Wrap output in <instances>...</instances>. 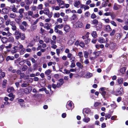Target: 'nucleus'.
I'll use <instances>...</instances> for the list:
<instances>
[{
  "label": "nucleus",
  "mask_w": 128,
  "mask_h": 128,
  "mask_svg": "<svg viewBox=\"0 0 128 128\" xmlns=\"http://www.w3.org/2000/svg\"><path fill=\"white\" fill-rule=\"evenodd\" d=\"M64 27L63 24H60L55 26L54 28V30H58V29H60Z\"/></svg>",
  "instance_id": "6e6552de"
},
{
  "label": "nucleus",
  "mask_w": 128,
  "mask_h": 128,
  "mask_svg": "<svg viewBox=\"0 0 128 128\" xmlns=\"http://www.w3.org/2000/svg\"><path fill=\"white\" fill-rule=\"evenodd\" d=\"M90 112V110L89 109H86L85 111L84 112L87 114L89 113Z\"/></svg>",
  "instance_id": "774afa93"
},
{
  "label": "nucleus",
  "mask_w": 128,
  "mask_h": 128,
  "mask_svg": "<svg viewBox=\"0 0 128 128\" xmlns=\"http://www.w3.org/2000/svg\"><path fill=\"white\" fill-rule=\"evenodd\" d=\"M43 5L42 4H39L38 7L37 8L39 10H42V8Z\"/></svg>",
  "instance_id": "13d9d810"
},
{
  "label": "nucleus",
  "mask_w": 128,
  "mask_h": 128,
  "mask_svg": "<svg viewBox=\"0 0 128 128\" xmlns=\"http://www.w3.org/2000/svg\"><path fill=\"white\" fill-rule=\"evenodd\" d=\"M50 25L48 23H46L44 24V28H46L47 30L50 29Z\"/></svg>",
  "instance_id": "5701e85b"
},
{
  "label": "nucleus",
  "mask_w": 128,
  "mask_h": 128,
  "mask_svg": "<svg viewBox=\"0 0 128 128\" xmlns=\"http://www.w3.org/2000/svg\"><path fill=\"white\" fill-rule=\"evenodd\" d=\"M64 29L66 32H68L70 31V27L69 25L66 24L64 27Z\"/></svg>",
  "instance_id": "20e7f679"
},
{
  "label": "nucleus",
  "mask_w": 128,
  "mask_h": 128,
  "mask_svg": "<svg viewBox=\"0 0 128 128\" xmlns=\"http://www.w3.org/2000/svg\"><path fill=\"white\" fill-rule=\"evenodd\" d=\"M56 21L57 22L61 24L62 22V20L61 18H59L57 19Z\"/></svg>",
  "instance_id": "c9c22d12"
},
{
  "label": "nucleus",
  "mask_w": 128,
  "mask_h": 128,
  "mask_svg": "<svg viewBox=\"0 0 128 128\" xmlns=\"http://www.w3.org/2000/svg\"><path fill=\"white\" fill-rule=\"evenodd\" d=\"M25 34H22L21 35V36H20V38H21L22 40H24L25 38Z\"/></svg>",
  "instance_id": "0e129e2a"
},
{
  "label": "nucleus",
  "mask_w": 128,
  "mask_h": 128,
  "mask_svg": "<svg viewBox=\"0 0 128 128\" xmlns=\"http://www.w3.org/2000/svg\"><path fill=\"white\" fill-rule=\"evenodd\" d=\"M110 23L112 25L116 27L117 26V25L116 23L114 21H112L110 22Z\"/></svg>",
  "instance_id": "3c124183"
},
{
  "label": "nucleus",
  "mask_w": 128,
  "mask_h": 128,
  "mask_svg": "<svg viewBox=\"0 0 128 128\" xmlns=\"http://www.w3.org/2000/svg\"><path fill=\"white\" fill-rule=\"evenodd\" d=\"M1 40L3 44L6 43L8 41V38L5 37H3L1 38Z\"/></svg>",
  "instance_id": "4468645a"
},
{
  "label": "nucleus",
  "mask_w": 128,
  "mask_h": 128,
  "mask_svg": "<svg viewBox=\"0 0 128 128\" xmlns=\"http://www.w3.org/2000/svg\"><path fill=\"white\" fill-rule=\"evenodd\" d=\"M36 28V26L32 25L30 27V30H28L30 32L33 31L35 30Z\"/></svg>",
  "instance_id": "ddd939ff"
},
{
  "label": "nucleus",
  "mask_w": 128,
  "mask_h": 128,
  "mask_svg": "<svg viewBox=\"0 0 128 128\" xmlns=\"http://www.w3.org/2000/svg\"><path fill=\"white\" fill-rule=\"evenodd\" d=\"M28 68V66L26 65L24 66L22 68V70L23 71L26 70Z\"/></svg>",
  "instance_id": "79ce46f5"
},
{
  "label": "nucleus",
  "mask_w": 128,
  "mask_h": 128,
  "mask_svg": "<svg viewBox=\"0 0 128 128\" xmlns=\"http://www.w3.org/2000/svg\"><path fill=\"white\" fill-rule=\"evenodd\" d=\"M60 16V14L59 12L55 13L54 14V18H58Z\"/></svg>",
  "instance_id": "a19ab883"
},
{
  "label": "nucleus",
  "mask_w": 128,
  "mask_h": 128,
  "mask_svg": "<svg viewBox=\"0 0 128 128\" xmlns=\"http://www.w3.org/2000/svg\"><path fill=\"white\" fill-rule=\"evenodd\" d=\"M14 41V39L13 36H11L8 38V41L10 42H13Z\"/></svg>",
  "instance_id": "2f4dec72"
},
{
  "label": "nucleus",
  "mask_w": 128,
  "mask_h": 128,
  "mask_svg": "<svg viewBox=\"0 0 128 128\" xmlns=\"http://www.w3.org/2000/svg\"><path fill=\"white\" fill-rule=\"evenodd\" d=\"M100 104V102H95L94 106V107H96L98 106Z\"/></svg>",
  "instance_id": "4d7b16f0"
},
{
  "label": "nucleus",
  "mask_w": 128,
  "mask_h": 128,
  "mask_svg": "<svg viewBox=\"0 0 128 128\" xmlns=\"http://www.w3.org/2000/svg\"><path fill=\"white\" fill-rule=\"evenodd\" d=\"M100 93L105 98L106 97V90L102 92H100Z\"/></svg>",
  "instance_id": "c03bdc74"
},
{
  "label": "nucleus",
  "mask_w": 128,
  "mask_h": 128,
  "mask_svg": "<svg viewBox=\"0 0 128 128\" xmlns=\"http://www.w3.org/2000/svg\"><path fill=\"white\" fill-rule=\"evenodd\" d=\"M54 31L56 33H58L59 34L61 35H63V33L62 32L58 30H54Z\"/></svg>",
  "instance_id": "c85d7f7f"
},
{
  "label": "nucleus",
  "mask_w": 128,
  "mask_h": 128,
  "mask_svg": "<svg viewBox=\"0 0 128 128\" xmlns=\"http://www.w3.org/2000/svg\"><path fill=\"white\" fill-rule=\"evenodd\" d=\"M91 34L92 37L94 38H96L97 36L96 32L95 31L92 32Z\"/></svg>",
  "instance_id": "b1692460"
},
{
  "label": "nucleus",
  "mask_w": 128,
  "mask_h": 128,
  "mask_svg": "<svg viewBox=\"0 0 128 128\" xmlns=\"http://www.w3.org/2000/svg\"><path fill=\"white\" fill-rule=\"evenodd\" d=\"M105 29L106 31L108 32H110L112 30L111 28L109 25H107L106 26Z\"/></svg>",
  "instance_id": "a878e982"
},
{
  "label": "nucleus",
  "mask_w": 128,
  "mask_h": 128,
  "mask_svg": "<svg viewBox=\"0 0 128 128\" xmlns=\"http://www.w3.org/2000/svg\"><path fill=\"white\" fill-rule=\"evenodd\" d=\"M14 59V58L13 56H8L6 58V60L7 61H8L10 60H13Z\"/></svg>",
  "instance_id": "4be33fe9"
},
{
  "label": "nucleus",
  "mask_w": 128,
  "mask_h": 128,
  "mask_svg": "<svg viewBox=\"0 0 128 128\" xmlns=\"http://www.w3.org/2000/svg\"><path fill=\"white\" fill-rule=\"evenodd\" d=\"M92 24H97L98 22V20L96 19L94 20H92L91 21Z\"/></svg>",
  "instance_id": "c756f323"
},
{
  "label": "nucleus",
  "mask_w": 128,
  "mask_h": 128,
  "mask_svg": "<svg viewBox=\"0 0 128 128\" xmlns=\"http://www.w3.org/2000/svg\"><path fill=\"white\" fill-rule=\"evenodd\" d=\"M4 22V19L2 17H0V24H2Z\"/></svg>",
  "instance_id": "69168bd1"
},
{
  "label": "nucleus",
  "mask_w": 128,
  "mask_h": 128,
  "mask_svg": "<svg viewBox=\"0 0 128 128\" xmlns=\"http://www.w3.org/2000/svg\"><path fill=\"white\" fill-rule=\"evenodd\" d=\"M89 34V32H87L86 35L82 36V39H84L86 38H88L89 37L88 35Z\"/></svg>",
  "instance_id": "473e14b6"
},
{
  "label": "nucleus",
  "mask_w": 128,
  "mask_h": 128,
  "mask_svg": "<svg viewBox=\"0 0 128 128\" xmlns=\"http://www.w3.org/2000/svg\"><path fill=\"white\" fill-rule=\"evenodd\" d=\"M44 14L46 15H48L49 13V11L48 9L47 8H46L44 10Z\"/></svg>",
  "instance_id": "72a5a7b5"
},
{
  "label": "nucleus",
  "mask_w": 128,
  "mask_h": 128,
  "mask_svg": "<svg viewBox=\"0 0 128 128\" xmlns=\"http://www.w3.org/2000/svg\"><path fill=\"white\" fill-rule=\"evenodd\" d=\"M123 88H121L119 90L117 91L116 93L117 94H121L124 93Z\"/></svg>",
  "instance_id": "9d476101"
},
{
  "label": "nucleus",
  "mask_w": 128,
  "mask_h": 128,
  "mask_svg": "<svg viewBox=\"0 0 128 128\" xmlns=\"http://www.w3.org/2000/svg\"><path fill=\"white\" fill-rule=\"evenodd\" d=\"M126 69V67H123L120 70V73L122 74H124Z\"/></svg>",
  "instance_id": "6ab92c4d"
},
{
  "label": "nucleus",
  "mask_w": 128,
  "mask_h": 128,
  "mask_svg": "<svg viewBox=\"0 0 128 128\" xmlns=\"http://www.w3.org/2000/svg\"><path fill=\"white\" fill-rule=\"evenodd\" d=\"M90 39L89 38H88L85 41V42L86 44H88L90 42Z\"/></svg>",
  "instance_id": "6e6d98bb"
},
{
  "label": "nucleus",
  "mask_w": 128,
  "mask_h": 128,
  "mask_svg": "<svg viewBox=\"0 0 128 128\" xmlns=\"http://www.w3.org/2000/svg\"><path fill=\"white\" fill-rule=\"evenodd\" d=\"M78 55L79 56L80 58L83 57L82 52H79Z\"/></svg>",
  "instance_id": "49530a36"
},
{
  "label": "nucleus",
  "mask_w": 128,
  "mask_h": 128,
  "mask_svg": "<svg viewBox=\"0 0 128 128\" xmlns=\"http://www.w3.org/2000/svg\"><path fill=\"white\" fill-rule=\"evenodd\" d=\"M14 90V88L12 87L9 88L7 89V91L8 92H12Z\"/></svg>",
  "instance_id": "e433bc0d"
},
{
  "label": "nucleus",
  "mask_w": 128,
  "mask_h": 128,
  "mask_svg": "<svg viewBox=\"0 0 128 128\" xmlns=\"http://www.w3.org/2000/svg\"><path fill=\"white\" fill-rule=\"evenodd\" d=\"M48 1L49 3L51 4H54L55 3L56 0H48Z\"/></svg>",
  "instance_id": "de8ad7c7"
},
{
  "label": "nucleus",
  "mask_w": 128,
  "mask_h": 128,
  "mask_svg": "<svg viewBox=\"0 0 128 128\" xmlns=\"http://www.w3.org/2000/svg\"><path fill=\"white\" fill-rule=\"evenodd\" d=\"M116 32L115 30L114 29L111 32L110 34V35L111 36H114V33Z\"/></svg>",
  "instance_id": "052dcab7"
},
{
  "label": "nucleus",
  "mask_w": 128,
  "mask_h": 128,
  "mask_svg": "<svg viewBox=\"0 0 128 128\" xmlns=\"http://www.w3.org/2000/svg\"><path fill=\"white\" fill-rule=\"evenodd\" d=\"M100 92H102L106 90V89L105 88L102 87L100 88Z\"/></svg>",
  "instance_id": "680f3d73"
},
{
  "label": "nucleus",
  "mask_w": 128,
  "mask_h": 128,
  "mask_svg": "<svg viewBox=\"0 0 128 128\" xmlns=\"http://www.w3.org/2000/svg\"><path fill=\"white\" fill-rule=\"evenodd\" d=\"M90 118L89 117H85L82 120L83 122L86 123H88L90 121Z\"/></svg>",
  "instance_id": "f8f14e48"
},
{
  "label": "nucleus",
  "mask_w": 128,
  "mask_h": 128,
  "mask_svg": "<svg viewBox=\"0 0 128 128\" xmlns=\"http://www.w3.org/2000/svg\"><path fill=\"white\" fill-rule=\"evenodd\" d=\"M32 88L31 87H28L26 88L24 90V92L26 94L29 93L32 90Z\"/></svg>",
  "instance_id": "9b49d317"
},
{
  "label": "nucleus",
  "mask_w": 128,
  "mask_h": 128,
  "mask_svg": "<svg viewBox=\"0 0 128 128\" xmlns=\"http://www.w3.org/2000/svg\"><path fill=\"white\" fill-rule=\"evenodd\" d=\"M84 8V10H86L89 9L90 8L87 5H86L84 4H82L80 8Z\"/></svg>",
  "instance_id": "f3484780"
},
{
  "label": "nucleus",
  "mask_w": 128,
  "mask_h": 128,
  "mask_svg": "<svg viewBox=\"0 0 128 128\" xmlns=\"http://www.w3.org/2000/svg\"><path fill=\"white\" fill-rule=\"evenodd\" d=\"M116 44L115 43L111 42L109 44L110 48L112 50H113L116 47Z\"/></svg>",
  "instance_id": "0eeeda50"
},
{
  "label": "nucleus",
  "mask_w": 128,
  "mask_h": 128,
  "mask_svg": "<svg viewBox=\"0 0 128 128\" xmlns=\"http://www.w3.org/2000/svg\"><path fill=\"white\" fill-rule=\"evenodd\" d=\"M10 19H8L5 22V24L6 26H8L10 24Z\"/></svg>",
  "instance_id": "603ef678"
},
{
  "label": "nucleus",
  "mask_w": 128,
  "mask_h": 128,
  "mask_svg": "<svg viewBox=\"0 0 128 128\" xmlns=\"http://www.w3.org/2000/svg\"><path fill=\"white\" fill-rule=\"evenodd\" d=\"M80 2L79 0H76L74 4V6L77 8H79V5L80 4Z\"/></svg>",
  "instance_id": "1a4fd4ad"
},
{
  "label": "nucleus",
  "mask_w": 128,
  "mask_h": 128,
  "mask_svg": "<svg viewBox=\"0 0 128 128\" xmlns=\"http://www.w3.org/2000/svg\"><path fill=\"white\" fill-rule=\"evenodd\" d=\"M7 82V80H3L2 84V87L5 88Z\"/></svg>",
  "instance_id": "09e8293b"
},
{
  "label": "nucleus",
  "mask_w": 128,
  "mask_h": 128,
  "mask_svg": "<svg viewBox=\"0 0 128 128\" xmlns=\"http://www.w3.org/2000/svg\"><path fill=\"white\" fill-rule=\"evenodd\" d=\"M113 8L114 10H117L119 9H121L122 8V6L120 5L115 3L114 4Z\"/></svg>",
  "instance_id": "7ed1b4c3"
},
{
  "label": "nucleus",
  "mask_w": 128,
  "mask_h": 128,
  "mask_svg": "<svg viewBox=\"0 0 128 128\" xmlns=\"http://www.w3.org/2000/svg\"><path fill=\"white\" fill-rule=\"evenodd\" d=\"M74 26L75 28H80L84 27V24L81 21L78 20L75 23Z\"/></svg>",
  "instance_id": "f257e3e1"
},
{
  "label": "nucleus",
  "mask_w": 128,
  "mask_h": 128,
  "mask_svg": "<svg viewBox=\"0 0 128 128\" xmlns=\"http://www.w3.org/2000/svg\"><path fill=\"white\" fill-rule=\"evenodd\" d=\"M26 52V50L25 48H22V49H21V50L20 52V54L21 55H22L24 54V53Z\"/></svg>",
  "instance_id": "f704fd0d"
},
{
  "label": "nucleus",
  "mask_w": 128,
  "mask_h": 128,
  "mask_svg": "<svg viewBox=\"0 0 128 128\" xmlns=\"http://www.w3.org/2000/svg\"><path fill=\"white\" fill-rule=\"evenodd\" d=\"M76 14H73L72 16L71 19L72 20H74L76 19Z\"/></svg>",
  "instance_id": "bf43d9fd"
},
{
  "label": "nucleus",
  "mask_w": 128,
  "mask_h": 128,
  "mask_svg": "<svg viewBox=\"0 0 128 128\" xmlns=\"http://www.w3.org/2000/svg\"><path fill=\"white\" fill-rule=\"evenodd\" d=\"M28 15L32 16L33 14V12L32 11H29L28 12Z\"/></svg>",
  "instance_id": "338daca9"
},
{
  "label": "nucleus",
  "mask_w": 128,
  "mask_h": 128,
  "mask_svg": "<svg viewBox=\"0 0 128 128\" xmlns=\"http://www.w3.org/2000/svg\"><path fill=\"white\" fill-rule=\"evenodd\" d=\"M12 9V10L15 13H17V8L15 7V6L13 4L11 6Z\"/></svg>",
  "instance_id": "2eb2a0df"
},
{
  "label": "nucleus",
  "mask_w": 128,
  "mask_h": 128,
  "mask_svg": "<svg viewBox=\"0 0 128 128\" xmlns=\"http://www.w3.org/2000/svg\"><path fill=\"white\" fill-rule=\"evenodd\" d=\"M102 28V24H99V25L98 27L97 26L96 27V29L97 30H100Z\"/></svg>",
  "instance_id": "8fccbe9b"
},
{
  "label": "nucleus",
  "mask_w": 128,
  "mask_h": 128,
  "mask_svg": "<svg viewBox=\"0 0 128 128\" xmlns=\"http://www.w3.org/2000/svg\"><path fill=\"white\" fill-rule=\"evenodd\" d=\"M92 76V74L89 72H88L86 74V76L87 78H89Z\"/></svg>",
  "instance_id": "cd10ccee"
},
{
  "label": "nucleus",
  "mask_w": 128,
  "mask_h": 128,
  "mask_svg": "<svg viewBox=\"0 0 128 128\" xmlns=\"http://www.w3.org/2000/svg\"><path fill=\"white\" fill-rule=\"evenodd\" d=\"M98 41L100 43L102 44L104 42L105 40L103 38L100 37L98 39Z\"/></svg>",
  "instance_id": "a211bd4d"
},
{
  "label": "nucleus",
  "mask_w": 128,
  "mask_h": 128,
  "mask_svg": "<svg viewBox=\"0 0 128 128\" xmlns=\"http://www.w3.org/2000/svg\"><path fill=\"white\" fill-rule=\"evenodd\" d=\"M15 20L17 24H20L21 23V21L20 19L18 18H15Z\"/></svg>",
  "instance_id": "ea45409f"
},
{
  "label": "nucleus",
  "mask_w": 128,
  "mask_h": 128,
  "mask_svg": "<svg viewBox=\"0 0 128 128\" xmlns=\"http://www.w3.org/2000/svg\"><path fill=\"white\" fill-rule=\"evenodd\" d=\"M66 107L68 110H72L74 108V106H72V102L71 101L68 102L66 106Z\"/></svg>",
  "instance_id": "f03ea898"
},
{
  "label": "nucleus",
  "mask_w": 128,
  "mask_h": 128,
  "mask_svg": "<svg viewBox=\"0 0 128 128\" xmlns=\"http://www.w3.org/2000/svg\"><path fill=\"white\" fill-rule=\"evenodd\" d=\"M26 4L28 5H30L32 3L31 1L30 0H26Z\"/></svg>",
  "instance_id": "a18cd8bd"
},
{
  "label": "nucleus",
  "mask_w": 128,
  "mask_h": 128,
  "mask_svg": "<svg viewBox=\"0 0 128 128\" xmlns=\"http://www.w3.org/2000/svg\"><path fill=\"white\" fill-rule=\"evenodd\" d=\"M56 1L58 3L59 6H60L61 8H63V6H61L62 5H64V1L62 0H56Z\"/></svg>",
  "instance_id": "39448f33"
},
{
  "label": "nucleus",
  "mask_w": 128,
  "mask_h": 128,
  "mask_svg": "<svg viewBox=\"0 0 128 128\" xmlns=\"http://www.w3.org/2000/svg\"><path fill=\"white\" fill-rule=\"evenodd\" d=\"M50 39L48 38H45L44 41L46 43H48L50 42Z\"/></svg>",
  "instance_id": "e2e57ef3"
},
{
  "label": "nucleus",
  "mask_w": 128,
  "mask_h": 128,
  "mask_svg": "<svg viewBox=\"0 0 128 128\" xmlns=\"http://www.w3.org/2000/svg\"><path fill=\"white\" fill-rule=\"evenodd\" d=\"M74 42L73 38H72L68 41V44L69 45H71L73 44Z\"/></svg>",
  "instance_id": "aec40b11"
},
{
  "label": "nucleus",
  "mask_w": 128,
  "mask_h": 128,
  "mask_svg": "<svg viewBox=\"0 0 128 128\" xmlns=\"http://www.w3.org/2000/svg\"><path fill=\"white\" fill-rule=\"evenodd\" d=\"M52 8L53 9H54L56 10H58L60 9V7L58 6H53L52 7Z\"/></svg>",
  "instance_id": "37998d69"
},
{
  "label": "nucleus",
  "mask_w": 128,
  "mask_h": 128,
  "mask_svg": "<svg viewBox=\"0 0 128 128\" xmlns=\"http://www.w3.org/2000/svg\"><path fill=\"white\" fill-rule=\"evenodd\" d=\"M2 11L4 14H7L8 12V10L6 8L2 9Z\"/></svg>",
  "instance_id": "4c0bfd02"
},
{
  "label": "nucleus",
  "mask_w": 128,
  "mask_h": 128,
  "mask_svg": "<svg viewBox=\"0 0 128 128\" xmlns=\"http://www.w3.org/2000/svg\"><path fill=\"white\" fill-rule=\"evenodd\" d=\"M84 56L86 58H88L89 53L85 51L84 52Z\"/></svg>",
  "instance_id": "58836bf2"
},
{
  "label": "nucleus",
  "mask_w": 128,
  "mask_h": 128,
  "mask_svg": "<svg viewBox=\"0 0 128 128\" xmlns=\"http://www.w3.org/2000/svg\"><path fill=\"white\" fill-rule=\"evenodd\" d=\"M79 45L80 47L83 48L84 47V43L82 42H81L79 44Z\"/></svg>",
  "instance_id": "864d4df0"
},
{
  "label": "nucleus",
  "mask_w": 128,
  "mask_h": 128,
  "mask_svg": "<svg viewBox=\"0 0 128 128\" xmlns=\"http://www.w3.org/2000/svg\"><path fill=\"white\" fill-rule=\"evenodd\" d=\"M76 66L79 68H82L83 67V66L79 62H78L76 64Z\"/></svg>",
  "instance_id": "393cba45"
},
{
  "label": "nucleus",
  "mask_w": 128,
  "mask_h": 128,
  "mask_svg": "<svg viewBox=\"0 0 128 128\" xmlns=\"http://www.w3.org/2000/svg\"><path fill=\"white\" fill-rule=\"evenodd\" d=\"M51 72L52 71L51 70L49 69H48L45 72V74L46 75L48 76L50 74Z\"/></svg>",
  "instance_id": "7c9ffc66"
},
{
  "label": "nucleus",
  "mask_w": 128,
  "mask_h": 128,
  "mask_svg": "<svg viewBox=\"0 0 128 128\" xmlns=\"http://www.w3.org/2000/svg\"><path fill=\"white\" fill-rule=\"evenodd\" d=\"M113 14V13L110 12H106L104 14L106 16H110L112 17V14Z\"/></svg>",
  "instance_id": "bb28decb"
},
{
  "label": "nucleus",
  "mask_w": 128,
  "mask_h": 128,
  "mask_svg": "<svg viewBox=\"0 0 128 128\" xmlns=\"http://www.w3.org/2000/svg\"><path fill=\"white\" fill-rule=\"evenodd\" d=\"M117 82L118 84H122L123 83V79L122 78H120L117 80Z\"/></svg>",
  "instance_id": "412c9836"
},
{
  "label": "nucleus",
  "mask_w": 128,
  "mask_h": 128,
  "mask_svg": "<svg viewBox=\"0 0 128 128\" xmlns=\"http://www.w3.org/2000/svg\"><path fill=\"white\" fill-rule=\"evenodd\" d=\"M116 20L117 21L121 23H122L124 22V20H122L119 18H116Z\"/></svg>",
  "instance_id": "5fc2aeb1"
},
{
  "label": "nucleus",
  "mask_w": 128,
  "mask_h": 128,
  "mask_svg": "<svg viewBox=\"0 0 128 128\" xmlns=\"http://www.w3.org/2000/svg\"><path fill=\"white\" fill-rule=\"evenodd\" d=\"M24 8H21L19 10V13L20 14L19 16L20 18H22L23 17L22 13L24 12Z\"/></svg>",
  "instance_id": "423d86ee"
},
{
  "label": "nucleus",
  "mask_w": 128,
  "mask_h": 128,
  "mask_svg": "<svg viewBox=\"0 0 128 128\" xmlns=\"http://www.w3.org/2000/svg\"><path fill=\"white\" fill-rule=\"evenodd\" d=\"M16 14L13 13H10L9 15V17L11 18L14 19L16 18Z\"/></svg>",
  "instance_id": "dca6fc26"
}]
</instances>
